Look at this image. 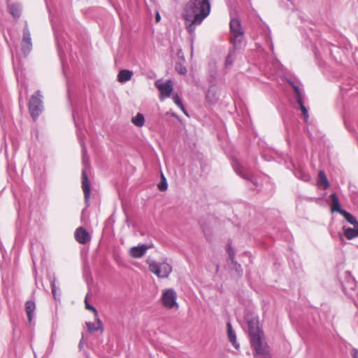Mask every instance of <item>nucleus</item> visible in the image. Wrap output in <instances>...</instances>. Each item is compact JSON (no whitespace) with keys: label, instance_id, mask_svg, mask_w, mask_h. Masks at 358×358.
Instances as JSON below:
<instances>
[{"label":"nucleus","instance_id":"21","mask_svg":"<svg viewBox=\"0 0 358 358\" xmlns=\"http://www.w3.org/2000/svg\"><path fill=\"white\" fill-rule=\"evenodd\" d=\"M96 322H86V326L90 332H94L98 330H102V323L100 319L95 317Z\"/></svg>","mask_w":358,"mask_h":358},{"label":"nucleus","instance_id":"31","mask_svg":"<svg viewBox=\"0 0 358 358\" xmlns=\"http://www.w3.org/2000/svg\"><path fill=\"white\" fill-rule=\"evenodd\" d=\"M78 138L80 141V143L82 147L83 164H84L85 166H86V164H87V157H86L87 148H86V146H85L84 142L81 139L80 135L78 134Z\"/></svg>","mask_w":358,"mask_h":358},{"label":"nucleus","instance_id":"32","mask_svg":"<svg viewBox=\"0 0 358 358\" xmlns=\"http://www.w3.org/2000/svg\"><path fill=\"white\" fill-rule=\"evenodd\" d=\"M168 184L163 174H162V180L158 184V188L160 191H165L167 189Z\"/></svg>","mask_w":358,"mask_h":358},{"label":"nucleus","instance_id":"16","mask_svg":"<svg viewBox=\"0 0 358 358\" xmlns=\"http://www.w3.org/2000/svg\"><path fill=\"white\" fill-rule=\"evenodd\" d=\"M150 246L146 244L132 247L129 250V255L134 258H140L143 257Z\"/></svg>","mask_w":358,"mask_h":358},{"label":"nucleus","instance_id":"5","mask_svg":"<svg viewBox=\"0 0 358 358\" xmlns=\"http://www.w3.org/2000/svg\"><path fill=\"white\" fill-rule=\"evenodd\" d=\"M43 96L39 90L36 91L33 94L29 102V111L31 118L34 120H37L40 115L43 111V104L42 101Z\"/></svg>","mask_w":358,"mask_h":358},{"label":"nucleus","instance_id":"17","mask_svg":"<svg viewBox=\"0 0 358 358\" xmlns=\"http://www.w3.org/2000/svg\"><path fill=\"white\" fill-rule=\"evenodd\" d=\"M282 66L277 60L268 63L266 66V71L268 74L272 76L279 75L282 72Z\"/></svg>","mask_w":358,"mask_h":358},{"label":"nucleus","instance_id":"26","mask_svg":"<svg viewBox=\"0 0 358 358\" xmlns=\"http://www.w3.org/2000/svg\"><path fill=\"white\" fill-rule=\"evenodd\" d=\"M35 308H36L35 303L34 301H28L26 302L25 310L27 314V317H28L29 322H31L32 320Z\"/></svg>","mask_w":358,"mask_h":358},{"label":"nucleus","instance_id":"11","mask_svg":"<svg viewBox=\"0 0 358 358\" xmlns=\"http://www.w3.org/2000/svg\"><path fill=\"white\" fill-rule=\"evenodd\" d=\"M52 27L57 41L58 55L62 61V65L64 66L63 55L64 53V49H66L64 37L62 34H60L59 27H57L54 23H52Z\"/></svg>","mask_w":358,"mask_h":358},{"label":"nucleus","instance_id":"24","mask_svg":"<svg viewBox=\"0 0 358 358\" xmlns=\"http://www.w3.org/2000/svg\"><path fill=\"white\" fill-rule=\"evenodd\" d=\"M133 72L129 70L123 69L120 71L117 75V80L120 83H125L131 78Z\"/></svg>","mask_w":358,"mask_h":358},{"label":"nucleus","instance_id":"3","mask_svg":"<svg viewBox=\"0 0 358 358\" xmlns=\"http://www.w3.org/2000/svg\"><path fill=\"white\" fill-rule=\"evenodd\" d=\"M147 264L150 271L158 278H166L172 271L171 266L166 262H159L152 259H148Z\"/></svg>","mask_w":358,"mask_h":358},{"label":"nucleus","instance_id":"25","mask_svg":"<svg viewBox=\"0 0 358 358\" xmlns=\"http://www.w3.org/2000/svg\"><path fill=\"white\" fill-rule=\"evenodd\" d=\"M10 13L15 18H18L21 15L22 6L19 3H11L8 5Z\"/></svg>","mask_w":358,"mask_h":358},{"label":"nucleus","instance_id":"19","mask_svg":"<svg viewBox=\"0 0 358 358\" xmlns=\"http://www.w3.org/2000/svg\"><path fill=\"white\" fill-rule=\"evenodd\" d=\"M227 334H228V338H229V341L231 342V343L232 344V345L234 347H235L236 349H238L239 348V345L236 341V333L234 331L230 322H227Z\"/></svg>","mask_w":358,"mask_h":358},{"label":"nucleus","instance_id":"37","mask_svg":"<svg viewBox=\"0 0 358 358\" xmlns=\"http://www.w3.org/2000/svg\"><path fill=\"white\" fill-rule=\"evenodd\" d=\"M56 331L55 330H53L51 333V335H50V341H52L53 343L55 342V338H56Z\"/></svg>","mask_w":358,"mask_h":358},{"label":"nucleus","instance_id":"4","mask_svg":"<svg viewBox=\"0 0 358 358\" xmlns=\"http://www.w3.org/2000/svg\"><path fill=\"white\" fill-rule=\"evenodd\" d=\"M229 26L231 34V41L234 48V49L239 48L244 38V31L241 22L238 19L233 18L230 21Z\"/></svg>","mask_w":358,"mask_h":358},{"label":"nucleus","instance_id":"34","mask_svg":"<svg viewBox=\"0 0 358 358\" xmlns=\"http://www.w3.org/2000/svg\"><path fill=\"white\" fill-rule=\"evenodd\" d=\"M234 52V50H231L229 51V52L226 58V60H225V67L226 68L229 67L232 64L233 59H232L231 57H232Z\"/></svg>","mask_w":358,"mask_h":358},{"label":"nucleus","instance_id":"13","mask_svg":"<svg viewBox=\"0 0 358 358\" xmlns=\"http://www.w3.org/2000/svg\"><path fill=\"white\" fill-rule=\"evenodd\" d=\"M220 96L219 87L216 85H211L206 94V99L210 104H215L218 101Z\"/></svg>","mask_w":358,"mask_h":358},{"label":"nucleus","instance_id":"28","mask_svg":"<svg viewBox=\"0 0 358 358\" xmlns=\"http://www.w3.org/2000/svg\"><path fill=\"white\" fill-rule=\"evenodd\" d=\"M341 215H343L344 216V217L345 218V220L349 222L351 224H352L353 226H358V221L356 219L355 217H354L352 215H351L350 213H348L347 211L344 210V211H342V213Z\"/></svg>","mask_w":358,"mask_h":358},{"label":"nucleus","instance_id":"47","mask_svg":"<svg viewBox=\"0 0 358 358\" xmlns=\"http://www.w3.org/2000/svg\"><path fill=\"white\" fill-rule=\"evenodd\" d=\"M355 305H356V306H357V308H358V303H357V302H355Z\"/></svg>","mask_w":358,"mask_h":358},{"label":"nucleus","instance_id":"29","mask_svg":"<svg viewBox=\"0 0 358 358\" xmlns=\"http://www.w3.org/2000/svg\"><path fill=\"white\" fill-rule=\"evenodd\" d=\"M48 278L50 279V285H51V289H52V294L53 295V297L55 300H59V294H57V287H56V284H55V278L53 277L52 278H51L50 275H48Z\"/></svg>","mask_w":358,"mask_h":358},{"label":"nucleus","instance_id":"44","mask_svg":"<svg viewBox=\"0 0 358 358\" xmlns=\"http://www.w3.org/2000/svg\"><path fill=\"white\" fill-rule=\"evenodd\" d=\"M82 341H83V338H81V341H80V344L79 345H80L81 343H82Z\"/></svg>","mask_w":358,"mask_h":358},{"label":"nucleus","instance_id":"10","mask_svg":"<svg viewBox=\"0 0 358 358\" xmlns=\"http://www.w3.org/2000/svg\"><path fill=\"white\" fill-rule=\"evenodd\" d=\"M343 292L350 297H353L352 292H355L356 282L354 277L349 271L345 273V278L342 282Z\"/></svg>","mask_w":358,"mask_h":358},{"label":"nucleus","instance_id":"30","mask_svg":"<svg viewBox=\"0 0 358 358\" xmlns=\"http://www.w3.org/2000/svg\"><path fill=\"white\" fill-rule=\"evenodd\" d=\"M173 100L174 101V103L183 111V113L186 115H187V113L182 104V102L180 99V98L179 97V96L178 94H175L173 96Z\"/></svg>","mask_w":358,"mask_h":358},{"label":"nucleus","instance_id":"6","mask_svg":"<svg viewBox=\"0 0 358 358\" xmlns=\"http://www.w3.org/2000/svg\"><path fill=\"white\" fill-rule=\"evenodd\" d=\"M289 83L294 90L296 101L301 111L303 119L305 122H307L309 119V115L308 108L305 106L303 103V92L294 82L289 81Z\"/></svg>","mask_w":358,"mask_h":358},{"label":"nucleus","instance_id":"33","mask_svg":"<svg viewBox=\"0 0 358 358\" xmlns=\"http://www.w3.org/2000/svg\"><path fill=\"white\" fill-rule=\"evenodd\" d=\"M54 345H55V343H53L52 341L49 342V345L46 349V351H45L44 355L43 356V358H48L49 357V356L52 354V352L53 351Z\"/></svg>","mask_w":358,"mask_h":358},{"label":"nucleus","instance_id":"40","mask_svg":"<svg viewBox=\"0 0 358 358\" xmlns=\"http://www.w3.org/2000/svg\"><path fill=\"white\" fill-rule=\"evenodd\" d=\"M155 19L157 22H159L160 20L161 17L159 13H157Z\"/></svg>","mask_w":358,"mask_h":358},{"label":"nucleus","instance_id":"22","mask_svg":"<svg viewBox=\"0 0 358 358\" xmlns=\"http://www.w3.org/2000/svg\"><path fill=\"white\" fill-rule=\"evenodd\" d=\"M227 253L229 255V257L230 258V260L231 261L232 264H234V268L236 271L241 273L242 272L241 266L240 264H237L236 262H235V252L234 251V249L232 248L231 245L229 244L227 245Z\"/></svg>","mask_w":358,"mask_h":358},{"label":"nucleus","instance_id":"41","mask_svg":"<svg viewBox=\"0 0 358 358\" xmlns=\"http://www.w3.org/2000/svg\"><path fill=\"white\" fill-rule=\"evenodd\" d=\"M73 120H74V122L76 124V126L77 127V123H76V111H73Z\"/></svg>","mask_w":358,"mask_h":358},{"label":"nucleus","instance_id":"35","mask_svg":"<svg viewBox=\"0 0 358 358\" xmlns=\"http://www.w3.org/2000/svg\"><path fill=\"white\" fill-rule=\"evenodd\" d=\"M176 69L180 74H185L187 73L186 68L182 65L181 64H176Z\"/></svg>","mask_w":358,"mask_h":358},{"label":"nucleus","instance_id":"18","mask_svg":"<svg viewBox=\"0 0 358 358\" xmlns=\"http://www.w3.org/2000/svg\"><path fill=\"white\" fill-rule=\"evenodd\" d=\"M329 198L331 199V207L332 212H338L341 214L342 211H344V210H343L341 207L340 202L336 194H331Z\"/></svg>","mask_w":358,"mask_h":358},{"label":"nucleus","instance_id":"7","mask_svg":"<svg viewBox=\"0 0 358 358\" xmlns=\"http://www.w3.org/2000/svg\"><path fill=\"white\" fill-rule=\"evenodd\" d=\"M176 299L177 294L173 289H166L162 291L161 300L163 306L166 308H178V306Z\"/></svg>","mask_w":358,"mask_h":358},{"label":"nucleus","instance_id":"36","mask_svg":"<svg viewBox=\"0 0 358 358\" xmlns=\"http://www.w3.org/2000/svg\"><path fill=\"white\" fill-rule=\"evenodd\" d=\"M85 303L86 308L87 310H92L94 314V317H97V315H98L97 310L93 306L88 303V302L87 301V298H85Z\"/></svg>","mask_w":358,"mask_h":358},{"label":"nucleus","instance_id":"2","mask_svg":"<svg viewBox=\"0 0 358 358\" xmlns=\"http://www.w3.org/2000/svg\"><path fill=\"white\" fill-rule=\"evenodd\" d=\"M251 345L255 350V358H271L267 348L262 343V331L260 330L257 319L248 322Z\"/></svg>","mask_w":358,"mask_h":358},{"label":"nucleus","instance_id":"20","mask_svg":"<svg viewBox=\"0 0 358 358\" xmlns=\"http://www.w3.org/2000/svg\"><path fill=\"white\" fill-rule=\"evenodd\" d=\"M317 186L322 189H326L329 187V180L323 171H319Z\"/></svg>","mask_w":358,"mask_h":358},{"label":"nucleus","instance_id":"15","mask_svg":"<svg viewBox=\"0 0 358 358\" xmlns=\"http://www.w3.org/2000/svg\"><path fill=\"white\" fill-rule=\"evenodd\" d=\"M75 238L81 244H85L91 239L90 234L83 227H80L76 230Z\"/></svg>","mask_w":358,"mask_h":358},{"label":"nucleus","instance_id":"1","mask_svg":"<svg viewBox=\"0 0 358 358\" xmlns=\"http://www.w3.org/2000/svg\"><path fill=\"white\" fill-rule=\"evenodd\" d=\"M209 0H190L186 5L184 17L185 26L190 34H193L196 27L210 14Z\"/></svg>","mask_w":358,"mask_h":358},{"label":"nucleus","instance_id":"42","mask_svg":"<svg viewBox=\"0 0 358 358\" xmlns=\"http://www.w3.org/2000/svg\"><path fill=\"white\" fill-rule=\"evenodd\" d=\"M68 94H70V87L69 85H68Z\"/></svg>","mask_w":358,"mask_h":358},{"label":"nucleus","instance_id":"27","mask_svg":"<svg viewBox=\"0 0 358 358\" xmlns=\"http://www.w3.org/2000/svg\"><path fill=\"white\" fill-rule=\"evenodd\" d=\"M131 122L138 127H142L145 124L144 115L141 113H138L136 116L132 117Z\"/></svg>","mask_w":358,"mask_h":358},{"label":"nucleus","instance_id":"8","mask_svg":"<svg viewBox=\"0 0 358 358\" xmlns=\"http://www.w3.org/2000/svg\"><path fill=\"white\" fill-rule=\"evenodd\" d=\"M232 166L235 171V172L240 176L241 178L247 180H250L254 184H255V182L253 180V176L252 175V172L250 169L243 164L242 162L238 161V159H233L232 161Z\"/></svg>","mask_w":358,"mask_h":358},{"label":"nucleus","instance_id":"9","mask_svg":"<svg viewBox=\"0 0 358 358\" xmlns=\"http://www.w3.org/2000/svg\"><path fill=\"white\" fill-rule=\"evenodd\" d=\"M32 50V41L31 33L28 24L25 22L23 28L22 39L21 41V51L24 57H27Z\"/></svg>","mask_w":358,"mask_h":358},{"label":"nucleus","instance_id":"43","mask_svg":"<svg viewBox=\"0 0 358 358\" xmlns=\"http://www.w3.org/2000/svg\"><path fill=\"white\" fill-rule=\"evenodd\" d=\"M171 115H172L173 117H176V115L174 113H171Z\"/></svg>","mask_w":358,"mask_h":358},{"label":"nucleus","instance_id":"14","mask_svg":"<svg viewBox=\"0 0 358 358\" xmlns=\"http://www.w3.org/2000/svg\"><path fill=\"white\" fill-rule=\"evenodd\" d=\"M82 188L84 193L85 202L87 203L90 196V185L85 169L82 171Z\"/></svg>","mask_w":358,"mask_h":358},{"label":"nucleus","instance_id":"45","mask_svg":"<svg viewBox=\"0 0 358 358\" xmlns=\"http://www.w3.org/2000/svg\"><path fill=\"white\" fill-rule=\"evenodd\" d=\"M82 341H83V338H81V341H80V344L79 345H80L81 343H82Z\"/></svg>","mask_w":358,"mask_h":358},{"label":"nucleus","instance_id":"39","mask_svg":"<svg viewBox=\"0 0 358 358\" xmlns=\"http://www.w3.org/2000/svg\"><path fill=\"white\" fill-rule=\"evenodd\" d=\"M353 357H354V358H358V350H354Z\"/></svg>","mask_w":358,"mask_h":358},{"label":"nucleus","instance_id":"12","mask_svg":"<svg viewBox=\"0 0 358 358\" xmlns=\"http://www.w3.org/2000/svg\"><path fill=\"white\" fill-rule=\"evenodd\" d=\"M155 86L161 94L165 97H169L173 91V83L170 80L165 82L162 80H157L155 82Z\"/></svg>","mask_w":358,"mask_h":358},{"label":"nucleus","instance_id":"46","mask_svg":"<svg viewBox=\"0 0 358 358\" xmlns=\"http://www.w3.org/2000/svg\"><path fill=\"white\" fill-rule=\"evenodd\" d=\"M34 358H36V355L35 352H34Z\"/></svg>","mask_w":358,"mask_h":358},{"label":"nucleus","instance_id":"23","mask_svg":"<svg viewBox=\"0 0 358 358\" xmlns=\"http://www.w3.org/2000/svg\"><path fill=\"white\" fill-rule=\"evenodd\" d=\"M294 176L304 182H308L310 180V176L308 173L305 171L301 167L295 169L294 172Z\"/></svg>","mask_w":358,"mask_h":358},{"label":"nucleus","instance_id":"38","mask_svg":"<svg viewBox=\"0 0 358 358\" xmlns=\"http://www.w3.org/2000/svg\"><path fill=\"white\" fill-rule=\"evenodd\" d=\"M320 199H317V198H315V197H308L307 199L308 201H318Z\"/></svg>","mask_w":358,"mask_h":358}]
</instances>
